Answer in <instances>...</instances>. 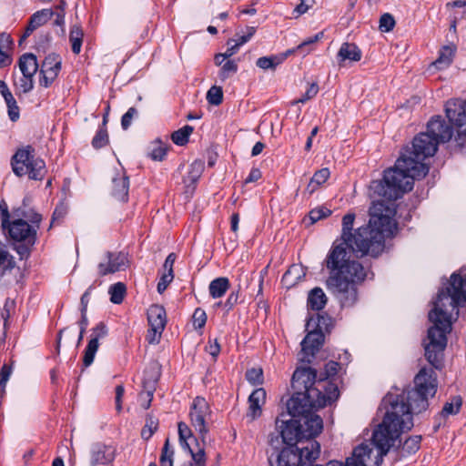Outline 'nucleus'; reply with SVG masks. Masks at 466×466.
I'll return each mask as SVG.
<instances>
[{"label":"nucleus","mask_w":466,"mask_h":466,"mask_svg":"<svg viewBox=\"0 0 466 466\" xmlns=\"http://www.w3.org/2000/svg\"><path fill=\"white\" fill-rule=\"evenodd\" d=\"M327 303V297L320 288L313 289L308 297V305L313 310H320Z\"/></svg>","instance_id":"28"},{"label":"nucleus","mask_w":466,"mask_h":466,"mask_svg":"<svg viewBox=\"0 0 466 466\" xmlns=\"http://www.w3.org/2000/svg\"><path fill=\"white\" fill-rule=\"evenodd\" d=\"M330 215V210L326 208H317L309 212V218L314 223Z\"/></svg>","instance_id":"50"},{"label":"nucleus","mask_w":466,"mask_h":466,"mask_svg":"<svg viewBox=\"0 0 466 466\" xmlns=\"http://www.w3.org/2000/svg\"><path fill=\"white\" fill-rule=\"evenodd\" d=\"M53 16V11L51 9H42L35 12L29 20L28 25L21 41L29 36L36 28L46 24Z\"/></svg>","instance_id":"23"},{"label":"nucleus","mask_w":466,"mask_h":466,"mask_svg":"<svg viewBox=\"0 0 466 466\" xmlns=\"http://www.w3.org/2000/svg\"><path fill=\"white\" fill-rule=\"evenodd\" d=\"M31 225L24 219H15L8 223L6 228L11 238L16 241H25L29 245H33L35 241L36 230L39 228L41 216L33 213L29 218Z\"/></svg>","instance_id":"11"},{"label":"nucleus","mask_w":466,"mask_h":466,"mask_svg":"<svg viewBox=\"0 0 466 466\" xmlns=\"http://www.w3.org/2000/svg\"><path fill=\"white\" fill-rule=\"evenodd\" d=\"M178 436L181 446L191 455L189 466H206L207 459L203 445L195 439L191 429L185 422L178 423Z\"/></svg>","instance_id":"12"},{"label":"nucleus","mask_w":466,"mask_h":466,"mask_svg":"<svg viewBox=\"0 0 466 466\" xmlns=\"http://www.w3.org/2000/svg\"><path fill=\"white\" fill-rule=\"evenodd\" d=\"M12 63L10 51L0 50V67H5Z\"/></svg>","instance_id":"60"},{"label":"nucleus","mask_w":466,"mask_h":466,"mask_svg":"<svg viewBox=\"0 0 466 466\" xmlns=\"http://www.w3.org/2000/svg\"><path fill=\"white\" fill-rule=\"evenodd\" d=\"M453 137V127L445 124L440 116H433L428 123L427 131L420 133L397 159L395 166L384 172L382 180L371 182V189L378 195L399 198L413 187L414 179L424 177L429 167L424 160L432 157L440 143H445Z\"/></svg>","instance_id":"2"},{"label":"nucleus","mask_w":466,"mask_h":466,"mask_svg":"<svg viewBox=\"0 0 466 466\" xmlns=\"http://www.w3.org/2000/svg\"><path fill=\"white\" fill-rule=\"evenodd\" d=\"M415 387L412 390H402L400 393L398 390L390 391L382 400V408L387 411L390 404H386L389 396L391 400L403 406L402 411L398 410V420H402V414H407L413 422L411 414H419L425 411L429 407V399L432 398L437 391V378L432 369L422 368L414 379Z\"/></svg>","instance_id":"6"},{"label":"nucleus","mask_w":466,"mask_h":466,"mask_svg":"<svg viewBox=\"0 0 466 466\" xmlns=\"http://www.w3.org/2000/svg\"><path fill=\"white\" fill-rule=\"evenodd\" d=\"M339 370V363L335 361H329L325 365V374L327 379L337 374Z\"/></svg>","instance_id":"59"},{"label":"nucleus","mask_w":466,"mask_h":466,"mask_svg":"<svg viewBox=\"0 0 466 466\" xmlns=\"http://www.w3.org/2000/svg\"><path fill=\"white\" fill-rule=\"evenodd\" d=\"M445 113L450 123L456 129L455 140L466 137V99L449 100L445 106Z\"/></svg>","instance_id":"13"},{"label":"nucleus","mask_w":466,"mask_h":466,"mask_svg":"<svg viewBox=\"0 0 466 466\" xmlns=\"http://www.w3.org/2000/svg\"><path fill=\"white\" fill-rule=\"evenodd\" d=\"M466 303V266L451 274L448 286L441 289L429 312V319L433 324L428 330L424 341L427 360L436 369L441 368L443 350L447 345V334L451 330V323L459 314L458 308Z\"/></svg>","instance_id":"4"},{"label":"nucleus","mask_w":466,"mask_h":466,"mask_svg":"<svg viewBox=\"0 0 466 466\" xmlns=\"http://www.w3.org/2000/svg\"><path fill=\"white\" fill-rule=\"evenodd\" d=\"M394 26L395 19L390 14L386 13L380 16L379 28L381 32H390Z\"/></svg>","instance_id":"45"},{"label":"nucleus","mask_w":466,"mask_h":466,"mask_svg":"<svg viewBox=\"0 0 466 466\" xmlns=\"http://www.w3.org/2000/svg\"><path fill=\"white\" fill-rule=\"evenodd\" d=\"M167 154V147L161 142H156L150 152V157L153 160H162Z\"/></svg>","instance_id":"48"},{"label":"nucleus","mask_w":466,"mask_h":466,"mask_svg":"<svg viewBox=\"0 0 466 466\" xmlns=\"http://www.w3.org/2000/svg\"><path fill=\"white\" fill-rule=\"evenodd\" d=\"M211 410L208 401L201 397H197L191 405L189 418L191 426L198 433L200 441L195 438L200 445L206 447V439L208 433V421Z\"/></svg>","instance_id":"10"},{"label":"nucleus","mask_w":466,"mask_h":466,"mask_svg":"<svg viewBox=\"0 0 466 466\" xmlns=\"http://www.w3.org/2000/svg\"><path fill=\"white\" fill-rule=\"evenodd\" d=\"M8 116L11 121L15 122L19 119L20 110L17 106L16 101L10 102V104H6Z\"/></svg>","instance_id":"51"},{"label":"nucleus","mask_w":466,"mask_h":466,"mask_svg":"<svg viewBox=\"0 0 466 466\" xmlns=\"http://www.w3.org/2000/svg\"><path fill=\"white\" fill-rule=\"evenodd\" d=\"M207 101L213 106H218L223 101V90L222 87L218 86H211L207 92Z\"/></svg>","instance_id":"38"},{"label":"nucleus","mask_w":466,"mask_h":466,"mask_svg":"<svg viewBox=\"0 0 466 466\" xmlns=\"http://www.w3.org/2000/svg\"><path fill=\"white\" fill-rule=\"evenodd\" d=\"M228 48L225 52V56H228V57L232 56L235 55L238 48L241 46V45L238 42V40L230 39L227 43Z\"/></svg>","instance_id":"57"},{"label":"nucleus","mask_w":466,"mask_h":466,"mask_svg":"<svg viewBox=\"0 0 466 466\" xmlns=\"http://www.w3.org/2000/svg\"><path fill=\"white\" fill-rule=\"evenodd\" d=\"M137 114V111L134 107H130L126 114L122 116L121 126L123 129H127L131 125L133 117Z\"/></svg>","instance_id":"52"},{"label":"nucleus","mask_w":466,"mask_h":466,"mask_svg":"<svg viewBox=\"0 0 466 466\" xmlns=\"http://www.w3.org/2000/svg\"><path fill=\"white\" fill-rule=\"evenodd\" d=\"M193 132V127L190 126H185L182 128L175 131L172 136V141L177 146H184L187 143L188 137Z\"/></svg>","instance_id":"33"},{"label":"nucleus","mask_w":466,"mask_h":466,"mask_svg":"<svg viewBox=\"0 0 466 466\" xmlns=\"http://www.w3.org/2000/svg\"><path fill=\"white\" fill-rule=\"evenodd\" d=\"M360 49L352 43H343L338 52L337 58L339 66H342L346 61L358 62L361 59Z\"/></svg>","instance_id":"24"},{"label":"nucleus","mask_w":466,"mask_h":466,"mask_svg":"<svg viewBox=\"0 0 466 466\" xmlns=\"http://www.w3.org/2000/svg\"><path fill=\"white\" fill-rule=\"evenodd\" d=\"M11 367L7 365H4L2 367V370L0 371V387L2 388V390H5V388L6 386V383L11 376Z\"/></svg>","instance_id":"54"},{"label":"nucleus","mask_w":466,"mask_h":466,"mask_svg":"<svg viewBox=\"0 0 466 466\" xmlns=\"http://www.w3.org/2000/svg\"><path fill=\"white\" fill-rule=\"evenodd\" d=\"M256 33V27L254 26H248L246 28V32L239 35L236 40H238V42L243 46L244 44H246L247 42H248L251 37L254 35V34Z\"/></svg>","instance_id":"55"},{"label":"nucleus","mask_w":466,"mask_h":466,"mask_svg":"<svg viewBox=\"0 0 466 466\" xmlns=\"http://www.w3.org/2000/svg\"><path fill=\"white\" fill-rule=\"evenodd\" d=\"M129 190V179L126 175L123 168L116 170V173L111 178V194L112 196L122 202L127 200Z\"/></svg>","instance_id":"19"},{"label":"nucleus","mask_w":466,"mask_h":466,"mask_svg":"<svg viewBox=\"0 0 466 466\" xmlns=\"http://www.w3.org/2000/svg\"><path fill=\"white\" fill-rule=\"evenodd\" d=\"M147 320L149 329L146 339L148 343L156 344L159 341L166 327L167 315L165 309L159 305H152L147 309Z\"/></svg>","instance_id":"14"},{"label":"nucleus","mask_w":466,"mask_h":466,"mask_svg":"<svg viewBox=\"0 0 466 466\" xmlns=\"http://www.w3.org/2000/svg\"><path fill=\"white\" fill-rule=\"evenodd\" d=\"M19 69L22 75L34 76L38 69L36 56L33 54L23 55L18 62Z\"/></svg>","instance_id":"25"},{"label":"nucleus","mask_w":466,"mask_h":466,"mask_svg":"<svg viewBox=\"0 0 466 466\" xmlns=\"http://www.w3.org/2000/svg\"><path fill=\"white\" fill-rule=\"evenodd\" d=\"M13 46V39L10 35L3 33L0 35V50L10 51Z\"/></svg>","instance_id":"53"},{"label":"nucleus","mask_w":466,"mask_h":466,"mask_svg":"<svg viewBox=\"0 0 466 466\" xmlns=\"http://www.w3.org/2000/svg\"><path fill=\"white\" fill-rule=\"evenodd\" d=\"M15 86L21 92V93H28L30 92L34 87V76H27V75H22L18 78L15 79Z\"/></svg>","instance_id":"35"},{"label":"nucleus","mask_w":466,"mask_h":466,"mask_svg":"<svg viewBox=\"0 0 466 466\" xmlns=\"http://www.w3.org/2000/svg\"><path fill=\"white\" fill-rule=\"evenodd\" d=\"M261 177V171L257 168V167H253L248 176L247 177V178L245 179V183H252V182H256L258 181L259 178Z\"/></svg>","instance_id":"63"},{"label":"nucleus","mask_w":466,"mask_h":466,"mask_svg":"<svg viewBox=\"0 0 466 466\" xmlns=\"http://www.w3.org/2000/svg\"><path fill=\"white\" fill-rule=\"evenodd\" d=\"M204 170V165L201 161H194L188 168L187 175L184 178L185 183L194 184L200 177Z\"/></svg>","instance_id":"32"},{"label":"nucleus","mask_w":466,"mask_h":466,"mask_svg":"<svg viewBox=\"0 0 466 466\" xmlns=\"http://www.w3.org/2000/svg\"><path fill=\"white\" fill-rule=\"evenodd\" d=\"M158 422L153 417L147 419L146 424L141 431V436L145 440H148L157 429Z\"/></svg>","instance_id":"42"},{"label":"nucleus","mask_w":466,"mask_h":466,"mask_svg":"<svg viewBox=\"0 0 466 466\" xmlns=\"http://www.w3.org/2000/svg\"><path fill=\"white\" fill-rule=\"evenodd\" d=\"M324 335L321 330L314 329L308 333L301 341V350L304 354L302 360L310 362V358L314 356L316 350L322 345Z\"/></svg>","instance_id":"20"},{"label":"nucleus","mask_w":466,"mask_h":466,"mask_svg":"<svg viewBox=\"0 0 466 466\" xmlns=\"http://www.w3.org/2000/svg\"><path fill=\"white\" fill-rule=\"evenodd\" d=\"M13 264V257L7 250L6 246L0 241V266L10 268Z\"/></svg>","instance_id":"46"},{"label":"nucleus","mask_w":466,"mask_h":466,"mask_svg":"<svg viewBox=\"0 0 466 466\" xmlns=\"http://www.w3.org/2000/svg\"><path fill=\"white\" fill-rule=\"evenodd\" d=\"M461 403L462 401L460 396L453 397L451 401L444 404L441 410V416L446 417L457 414L461 407Z\"/></svg>","instance_id":"37"},{"label":"nucleus","mask_w":466,"mask_h":466,"mask_svg":"<svg viewBox=\"0 0 466 466\" xmlns=\"http://www.w3.org/2000/svg\"><path fill=\"white\" fill-rule=\"evenodd\" d=\"M152 398H153V393L151 390H147V392H142L140 394L141 406L144 409H148L150 406Z\"/></svg>","instance_id":"62"},{"label":"nucleus","mask_w":466,"mask_h":466,"mask_svg":"<svg viewBox=\"0 0 466 466\" xmlns=\"http://www.w3.org/2000/svg\"><path fill=\"white\" fill-rule=\"evenodd\" d=\"M108 142V136L106 129H100L97 131L92 140V145L95 148H101L106 146Z\"/></svg>","instance_id":"47"},{"label":"nucleus","mask_w":466,"mask_h":466,"mask_svg":"<svg viewBox=\"0 0 466 466\" xmlns=\"http://www.w3.org/2000/svg\"><path fill=\"white\" fill-rule=\"evenodd\" d=\"M299 426L300 424L297 418L292 417L289 420H282L278 418L276 420V427L279 429L280 436H271L269 438L268 443L272 448L271 451H268V454L275 451H280L278 447L279 444L286 443L292 446L304 439L305 436L303 435V431Z\"/></svg>","instance_id":"9"},{"label":"nucleus","mask_w":466,"mask_h":466,"mask_svg":"<svg viewBox=\"0 0 466 466\" xmlns=\"http://www.w3.org/2000/svg\"><path fill=\"white\" fill-rule=\"evenodd\" d=\"M206 350L209 355L213 357V359H216L220 352V346L217 339L214 341H209L208 345L206 347Z\"/></svg>","instance_id":"58"},{"label":"nucleus","mask_w":466,"mask_h":466,"mask_svg":"<svg viewBox=\"0 0 466 466\" xmlns=\"http://www.w3.org/2000/svg\"><path fill=\"white\" fill-rule=\"evenodd\" d=\"M12 167L15 174L18 177L28 175L35 180L42 179L46 172L44 160L35 157L29 147L19 149L15 153L13 157Z\"/></svg>","instance_id":"8"},{"label":"nucleus","mask_w":466,"mask_h":466,"mask_svg":"<svg viewBox=\"0 0 466 466\" xmlns=\"http://www.w3.org/2000/svg\"><path fill=\"white\" fill-rule=\"evenodd\" d=\"M174 450L170 447L169 441L166 440L160 456V466H173Z\"/></svg>","instance_id":"39"},{"label":"nucleus","mask_w":466,"mask_h":466,"mask_svg":"<svg viewBox=\"0 0 466 466\" xmlns=\"http://www.w3.org/2000/svg\"><path fill=\"white\" fill-rule=\"evenodd\" d=\"M125 392V389L122 385H118L116 388V408L117 411L122 409V398Z\"/></svg>","instance_id":"61"},{"label":"nucleus","mask_w":466,"mask_h":466,"mask_svg":"<svg viewBox=\"0 0 466 466\" xmlns=\"http://www.w3.org/2000/svg\"><path fill=\"white\" fill-rule=\"evenodd\" d=\"M83 31L80 26L73 25L69 34V40L72 46V51L74 54H79L82 46L83 40Z\"/></svg>","instance_id":"30"},{"label":"nucleus","mask_w":466,"mask_h":466,"mask_svg":"<svg viewBox=\"0 0 466 466\" xmlns=\"http://www.w3.org/2000/svg\"><path fill=\"white\" fill-rule=\"evenodd\" d=\"M319 92V86L316 83H311L309 85L306 92L301 96V97L295 99L291 102V105H297L299 103L304 104L308 100L312 99L317 96Z\"/></svg>","instance_id":"40"},{"label":"nucleus","mask_w":466,"mask_h":466,"mask_svg":"<svg viewBox=\"0 0 466 466\" xmlns=\"http://www.w3.org/2000/svg\"><path fill=\"white\" fill-rule=\"evenodd\" d=\"M320 453V445L310 441L306 446L299 449V453L291 447L282 448L280 451H273L268 455L270 466H306L315 461Z\"/></svg>","instance_id":"7"},{"label":"nucleus","mask_w":466,"mask_h":466,"mask_svg":"<svg viewBox=\"0 0 466 466\" xmlns=\"http://www.w3.org/2000/svg\"><path fill=\"white\" fill-rule=\"evenodd\" d=\"M229 289V280L228 278L220 277L213 279L208 287L209 294L213 299H218L224 296Z\"/></svg>","instance_id":"27"},{"label":"nucleus","mask_w":466,"mask_h":466,"mask_svg":"<svg viewBox=\"0 0 466 466\" xmlns=\"http://www.w3.org/2000/svg\"><path fill=\"white\" fill-rule=\"evenodd\" d=\"M306 276V269L302 265L293 264L283 275L281 282L284 288L289 289L302 281Z\"/></svg>","instance_id":"22"},{"label":"nucleus","mask_w":466,"mask_h":466,"mask_svg":"<svg viewBox=\"0 0 466 466\" xmlns=\"http://www.w3.org/2000/svg\"><path fill=\"white\" fill-rule=\"evenodd\" d=\"M207 321V314L202 309H196L193 314V325L197 329H201Z\"/></svg>","instance_id":"49"},{"label":"nucleus","mask_w":466,"mask_h":466,"mask_svg":"<svg viewBox=\"0 0 466 466\" xmlns=\"http://www.w3.org/2000/svg\"><path fill=\"white\" fill-rule=\"evenodd\" d=\"M370 196L372 206L370 208L369 225L360 227L352 233L355 215L346 214L342 218V241L334 243L326 258L327 268L333 271L327 280V286L343 306H351L356 302V287L367 277L364 267L359 261L351 259L350 252L360 256H378L384 248L385 238L391 237L397 229L394 220V200L397 198L376 194L371 189V185Z\"/></svg>","instance_id":"1"},{"label":"nucleus","mask_w":466,"mask_h":466,"mask_svg":"<svg viewBox=\"0 0 466 466\" xmlns=\"http://www.w3.org/2000/svg\"><path fill=\"white\" fill-rule=\"evenodd\" d=\"M238 71V65L234 60L226 61L221 66L218 72V77L220 81L224 82L228 78L231 77Z\"/></svg>","instance_id":"34"},{"label":"nucleus","mask_w":466,"mask_h":466,"mask_svg":"<svg viewBox=\"0 0 466 466\" xmlns=\"http://www.w3.org/2000/svg\"><path fill=\"white\" fill-rule=\"evenodd\" d=\"M330 172L327 167L321 168L314 173L309 183L308 184L305 192L309 195L313 194L320 186H322L329 177Z\"/></svg>","instance_id":"26"},{"label":"nucleus","mask_w":466,"mask_h":466,"mask_svg":"<svg viewBox=\"0 0 466 466\" xmlns=\"http://www.w3.org/2000/svg\"><path fill=\"white\" fill-rule=\"evenodd\" d=\"M420 437L413 436L407 439L402 445V452L411 454L416 452L420 448Z\"/></svg>","instance_id":"41"},{"label":"nucleus","mask_w":466,"mask_h":466,"mask_svg":"<svg viewBox=\"0 0 466 466\" xmlns=\"http://www.w3.org/2000/svg\"><path fill=\"white\" fill-rule=\"evenodd\" d=\"M386 404H390L382 421L373 430L371 439L357 445L346 459V466H380L383 457L394 445L400 435L413 427V422L407 414L398 420V410H404L389 396Z\"/></svg>","instance_id":"5"},{"label":"nucleus","mask_w":466,"mask_h":466,"mask_svg":"<svg viewBox=\"0 0 466 466\" xmlns=\"http://www.w3.org/2000/svg\"><path fill=\"white\" fill-rule=\"evenodd\" d=\"M447 6H452L454 8H458V11L454 12L452 26L455 27L456 21L460 18H462L466 15V1L464 0H457L452 2L451 4H448Z\"/></svg>","instance_id":"43"},{"label":"nucleus","mask_w":466,"mask_h":466,"mask_svg":"<svg viewBox=\"0 0 466 466\" xmlns=\"http://www.w3.org/2000/svg\"><path fill=\"white\" fill-rule=\"evenodd\" d=\"M246 379L253 385L263 382V371L260 368H252L246 372Z\"/></svg>","instance_id":"44"},{"label":"nucleus","mask_w":466,"mask_h":466,"mask_svg":"<svg viewBox=\"0 0 466 466\" xmlns=\"http://www.w3.org/2000/svg\"><path fill=\"white\" fill-rule=\"evenodd\" d=\"M110 300L115 304H120L126 294V286L117 282L109 288Z\"/></svg>","instance_id":"36"},{"label":"nucleus","mask_w":466,"mask_h":466,"mask_svg":"<svg viewBox=\"0 0 466 466\" xmlns=\"http://www.w3.org/2000/svg\"><path fill=\"white\" fill-rule=\"evenodd\" d=\"M116 453V450L113 445L94 443L89 451L90 466L109 465L115 461Z\"/></svg>","instance_id":"16"},{"label":"nucleus","mask_w":466,"mask_h":466,"mask_svg":"<svg viewBox=\"0 0 466 466\" xmlns=\"http://www.w3.org/2000/svg\"><path fill=\"white\" fill-rule=\"evenodd\" d=\"M454 55V48L451 46H444L441 52L438 59L432 64L437 69H444L448 67Z\"/></svg>","instance_id":"29"},{"label":"nucleus","mask_w":466,"mask_h":466,"mask_svg":"<svg viewBox=\"0 0 466 466\" xmlns=\"http://www.w3.org/2000/svg\"><path fill=\"white\" fill-rule=\"evenodd\" d=\"M285 60V56H273L259 57L256 65L261 69H275L277 66L280 65Z\"/></svg>","instance_id":"31"},{"label":"nucleus","mask_w":466,"mask_h":466,"mask_svg":"<svg viewBox=\"0 0 466 466\" xmlns=\"http://www.w3.org/2000/svg\"><path fill=\"white\" fill-rule=\"evenodd\" d=\"M175 260H176V255L174 253H170L167 257V258L165 260V263L163 265L164 271L174 273L173 272V266H174Z\"/></svg>","instance_id":"64"},{"label":"nucleus","mask_w":466,"mask_h":466,"mask_svg":"<svg viewBox=\"0 0 466 466\" xmlns=\"http://www.w3.org/2000/svg\"><path fill=\"white\" fill-rule=\"evenodd\" d=\"M316 371L311 368L297 369L292 376V386L304 392H297L287 403L291 417L297 418L305 439L314 438L323 429L320 416L314 409L323 408L335 401L339 395L337 384L329 380H316Z\"/></svg>","instance_id":"3"},{"label":"nucleus","mask_w":466,"mask_h":466,"mask_svg":"<svg viewBox=\"0 0 466 466\" xmlns=\"http://www.w3.org/2000/svg\"><path fill=\"white\" fill-rule=\"evenodd\" d=\"M127 257L123 252H107L98 264V273L101 276L113 274L127 268Z\"/></svg>","instance_id":"15"},{"label":"nucleus","mask_w":466,"mask_h":466,"mask_svg":"<svg viewBox=\"0 0 466 466\" xmlns=\"http://www.w3.org/2000/svg\"><path fill=\"white\" fill-rule=\"evenodd\" d=\"M107 335L106 326L100 322L98 323L93 329L91 333V339L86 348L85 355H84V364L85 366H89L95 358V355L99 347V339L105 338Z\"/></svg>","instance_id":"18"},{"label":"nucleus","mask_w":466,"mask_h":466,"mask_svg":"<svg viewBox=\"0 0 466 466\" xmlns=\"http://www.w3.org/2000/svg\"><path fill=\"white\" fill-rule=\"evenodd\" d=\"M61 57L56 54H49L42 63L39 80L40 86L48 87L57 77L61 70Z\"/></svg>","instance_id":"17"},{"label":"nucleus","mask_w":466,"mask_h":466,"mask_svg":"<svg viewBox=\"0 0 466 466\" xmlns=\"http://www.w3.org/2000/svg\"><path fill=\"white\" fill-rule=\"evenodd\" d=\"M266 390L263 388H258L252 391L248 397V410L247 417L250 420H254L261 416L262 407L266 402Z\"/></svg>","instance_id":"21"},{"label":"nucleus","mask_w":466,"mask_h":466,"mask_svg":"<svg viewBox=\"0 0 466 466\" xmlns=\"http://www.w3.org/2000/svg\"><path fill=\"white\" fill-rule=\"evenodd\" d=\"M323 36H324V33L323 32H319L315 35L310 36V37L305 39L301 44H299L297 46V49H302L305 46L313 45V44L319 42V40H321L323 38Z\"/></svg>","instance_id":"56"}]
</instances>
